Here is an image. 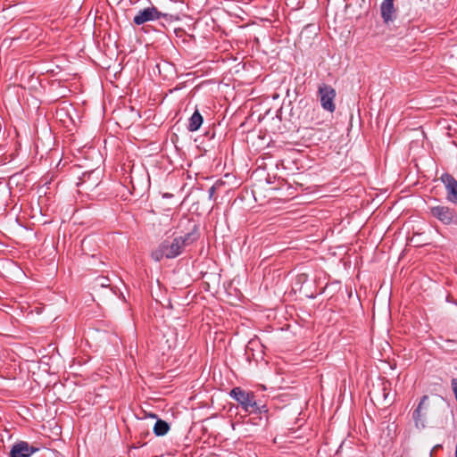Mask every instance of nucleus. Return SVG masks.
Here are the masks:
<instances>
[{
  "mask_svg": "<svg viewBox=\"0 0 457 457\" xmlns=\"http://www.w3.org/2000/svg\"><path fill=\"white\" fill-rule=\"evenodd\" d=\"M452 388H453V391L454 393V395H455V398L457 401V378L452 379Z\"/></svg>",
  "mask_w": 457,
  "mask_h": 457,
  "instance_id": "obj_13",
  "label": "nucleus"
},
{
  "mask_svg": "<svg viewBox=\"0 0 457 457\" xmlns=\"http://www.w3.org/2000/svg\"><path fill=\"white\" fill-rule=\"evenodd\" d=\"M381 17L385 23H388L395 19V9L394 0H383L380 5Z\"/></svg>",
  "mask_w": 457,
  "mask_h": 457,
  "instance_id": "obj_8",
  "label": "nucleus"
},
{
  "mask_svg": "<svg viewBox=\"0 0 457 457\" xmlns=\"http://www.w3.org/2000/svg\"><path fill=\"white\" fill-rule=\"evenodd\" d=\"M229 395L238 403L245 411L256 415L253 420L258 419L259 421H262V418L260 415L268 412L266 405H259L257 403L256 396L252 391H246L237 386L230 391Z\"/></svg>",
  "mask_w": 457,
  "mask_h": 457,
  "instance_id": "obj_2",
  "label": "nucleus"
},
{
  "mask_svg": "<svg viewBox=\"0 0 457 457\" xmlns=\"http://www.w3.org/2000/svg\"><path fill=\"white\" fill-rule=\"evenodd\" d=\"M319 96L322 108L329 112L336 110V90L329 85L322 84L319 87Z\"/></svg>",
  "mask_w": 457,
  "mask_h": 457,
  "instance_id": "obj_4",
  "label": "nucleus"
},
{
  "mask_svg": "<svg viewBox=\"0 0 457 457\" xmlns=\"http://www.w3.org/2000/svg\"><path fill=\"white\" fill-rule=\"evenodd\" d=\"M203 116L198 110H195L192 116L189 118L187 129L191 132L196 131L203 124Z\"/></svg>",
  "mask_w": 457,
  "mask_h": 457,
  "instance_id": "obj_10",
  "label": "nucleus"
},
{
  "mask_svg": "<svg viewBox=\"0 0 457 457\" xmlns=\"http://www.w3.org/2000/svg\"><path fill=\"white\" fill-rule=\"evenodd\" d=\"M167 15L162 13L158 11V9L154 6L147 7L143 10H140L137 15H135L133 19V22L136 25H142L146 21L158 20L161 17H166Z\"/></svg>",
  "mask_w": 457,
  "mask_h": 457,
  "instance_id": "obj_5",
  "label": "nucleus"
},
{
  "mask_svg": "<svg viewBox=\"0 0 457 457\" xmlns=\"http://www.w3.org/2000/svg\"><path fill=\"white\" fill-rule=\"evenodd\" d=\"M97 284L101 287H106L107 284L105 283L106 281H108V278H97Z\"/></svg>",
  "mask_w": 457,
  "mask_h": 457,
  "instance_id": "obj_14",
  "label": "nucleus"
},
{
  "mask_svg": "<svg viewBox=\"0 0 457 457\" xmlns=\"http://www.w3.org/2000/svg\"><path fill=\"white\" fill-rule=\"evenodd\" d=\"M198 238V226L195 223H192L189 232L184 236L174 237L172 241H162L158 247L152 252L151 256L155 262H160L163 258H176L183 253L187 246L192 245Z\"/></svg>",
  "mask_w": 457,
  "mask_h": 457,
  "instance_id": "obj_1",
  "label": "nucleus"
},
{
  "mask_svg": "<svg viewBox=\"0 0 457 457\" xmlns=\"http://www.w3.org/2000/svg\"><path fill=\"white\" fill-rule=\"evenodd\" d=\"M151 417L156 418V415L155 414H152Z\"/></svg>",
  "mask_w": 457,
  "mask_h": 457,
  "instance_id": "obj_15",
  "label": "nucleus"
},
{
  "mask_svg": "<svg viewBox=\"0 0 457 457\" xmlns=\"http://www.w3.org/2000/svg\"><path fill=\"white\" fill-rule=\"evenodd\" d=\"M431 216L445 225L457 224V213L454 209L445 205H436L429 208Z\"/></svg>",
  "mask_w": 457,
  "mask_h": 457,
  "instance_id": "obj_3",
  "label": "nucleus"
},
{
  "mask_svg": "<svg viewBox=\"0 0 457 457\" xmlns=\"http://www.w3.org/2000/svg\"><path fill=\"white\" fill-rule=\"evenodd\" d=\"M428 400V395H423L417 406V408L413 411V413H412V419L415 422V426L418 428H425V424H424V421H423V419H422V415H421V411L423 409H426L425 407V403L426 401Z\"/></svg>",
  "mask_w": 457,
  "mask_h": 457,
  "instance_id": "obj_9",
  "label": "nucleus"
},
{
  "mask_svg": "<svg viewBox=\"0 0 457 457\" xmlns=\"http://www.w3.org/2000/svg\"><path fill=\"white\" fill-rule=\"evenodd\" d=\"M221 184H222V183L216 182L213 186H212V187L209 188L208 193H209V198H210V199H213L216 190L218 189V187H219Z\"/></svg>",
  "mask_w": 457,
  "mask_h": 457,
  "instance_id": "obj_12",
  "label": "nucleus"
},
{
  "mask_svg": "<svg viewBox=\"0 0 457 457\" xmlns=\"http://www.w3.org/2000/svg\"><path fill=\"white\" fill-rule=\"evenodd\" d=\"M170 430V425L165 420L158 419L155 422L153 431L156 436H162Z\"/></svg>",
  "mask_w": 457,
  "mask_h": 457,
  "instance_id": "obj_11",
  "label": "nucleus"
},
{
  "mask_svg": "<svg viewBox=\"0 0 457 457\" xmlns=\"http://www.w3.org/2000/svg\"><path fill=\"white\" fill-rule=\"evenodd\" d=\"M35 451L28 443L20 442L12 446L10 457H29Z\"/></svg>",
  "mask_w": 457,
  "mask_h": 457,
  "instance_id": "obj_7",
  "label": "nucleus"
},
{
  "mask_svg": "<svg viewBox=\"0 0 457 457\" xmlns=\"http://www.w3.org/2000/svg\"><path fill=\"white\" fill-rule=\"evenodd\" d=\"M446 189V199L457 205V180L450 174H444L441 177Z\"/></svg>",
  "mask_w": 457,
  "mask_h": 457,
  "instance_id": "obj_6",
  "label": "nucleus"
}]
</instances>
